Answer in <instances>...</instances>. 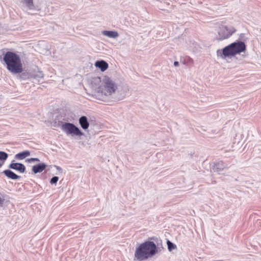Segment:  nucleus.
<instances>
[{
  "label": "nucleus",
  "instance_id": "f03ea898",
  "mask_svg": "<svg viewBox=\"0 0 261 261\" xmlns=\"http://www.w3.org/2000/svg\"><path fill=\"white\" fill-rule=\"evenodd\" d=\"M100 82L101 85L98 88L96 96L98 99L106 101L115 93L118 88L117 84L113 79L108 76H103Z\"/></svg>",
  "mask_w": 261,
  "mask_h": 261
},
{
  "label": "nucleus",
  "instance_id": "4be33fe9",
  "mask_svg": "<svg viewBox=\"0 0 261 261\" xmlns=\"http://www.w3.org/2000/svg\"><path fill=\"white\" fill-rule=\"evenodd\" d=\"M5 200V196H3L2 197H0V205L2 206L4 204V202Z\"/></svg>",
  "mask_w": 261,
  "mask_h": 261
},
{
  "label": "nucleus",
  "instance_id": "f3484780",
  "mask_svg": "<svg viewBox=\"0 0 261 261\" xmlns=\"http://www.w3.org/2000/svg\"><path fill=\"white\" fill-rule=\"evenodd\" d=\"M19 75L17 76V78L21 80H25L29 77V75L28 72L22 71L21 73H18Z\"/></svg>",
  "mask_w": 261,
  "mask_h": 261
},
{
  "label": "nucleus",
  "instance_id": "b1692460",
  "mask_svg": "<svg viewBox=\"0 0 261 261\" xmlns=\"http://www.w3.org/2000/svg\"><path fill=\"white\" fill-rule=\"evenodd\" d=\"M174 65L175 66H178L179 65V63L178 61H174Z\"/></svg>",
  "mask_w": 261,
  "mask_h": 261
},
{
  "label": "nucleus",
  "instance_id": "9d476101",
  "mask_svg": "<svg viewBox=\"0 0 261 261\" xmlns=\"http://www.w3.org/2000/svg\"><path fill=\"white\" fill-rule=\"evenodd\" d=\"M79 124L84 130L87 129L89 126L88 119L85 116H82L79 118Z\"/></svg>",
  "mask_w": 261,
  "mask_h": 261
},
{
  "label": "nucleus",
  "instance_id": "a211bd4d",
  "mask_svg": "<svg viewBox=\"0 0 261 261\" xmlns=\"http://www.w3.org/2000/svg\"><path fill=\"white\" fill-rule=\"evenodd\" d=\"M8 158V154L4 151H0V161L5 162Z\"/></svg>",
  "mask_w": 261,
  "mask_h": 261
},
{
  "label": "nucleus",
  "instance_id": "1a4fd4ad",
  "mask_svg": "<svg viewBox=\"0 0 261 261\" xmlns=\"http://www.w3.org/2000/svg\"><path fill=\"white\" fill-rule=\"evenodd\" d=\"M46 166L47 165L44 163H39L33 166L32 170L34 174H37L42 172Z\"/></svg>",
  "mask_w": 261,
  "mask_h": 261
},
{
  "label": "nucleus",
  "instance_id": "f8f14e48",
  "mask_svg": "<svg viewBox=\"0 0 261 261\" xmlns=\"http://www.w3.org/2000/svg\"><path fill=\"white\" fill-rule=\"evenodd\" d=\"M226 168V165L222 161H219L214 163L213 170L216 172H220Z\"/></svg>",
  "mask_w": 261,
  "mask_h": 261
},
{
  "label": "nucleus",
  "instance_id": "0eeeda50",
  "mask_svg": "<svg viewBox=\"0 0 261 261\" xmlns=\"http://www.w3.org/2000/svg\"><path fill=\"white\" fill-rule=\"evenodd\" d=\"M9 168L17 170L20 173H24L25 171V167L19 163H13V162L9 165Z\"/></svg>",
  "mask_w": 261,
  "mask_h": 261
},
{
  "label": "nucleus",
  "instance_id": "aec40b11",
  "mask_svg": "<svg viewBox=\"0 0 261 261\" xmlns=\"http://www.w3.org/2000/svg\"><path fill=\"white\" fill-rule=\"evenodd\" d=\"M58 180L59 177L58 176H53L50 180V183L51 185L56 184Z\"/></svg>",
  "mask_w": 261,
  "mask_h": 261
},
{
  "label": "nucleus",
  "instance_id": "7ed1b4c3",
  "mask_svg": "<svg viewBox=\"0 0 261 261\" xmlns=\"http://www.w3.org/2000/svg\"><path fill=\"white\" fill-rule=\"evenodd\" d=\"M158 252L156 245L153 242L146 241L136 249L135 256L139 261L147 259Z\"/></svg>",
  "mask_w": 261,
  "mask_h": 261
},
{
  "label": "nucleus",
  "instance_id": "6ab92c4d",
  "mask_svg": "<svg viewBox=\"0 0 261 261\" xmlns=\"http://www.w3.org/2000/svg\"><path fill=\"white\" fill-rule=\"evenodd\" d=\"M167 245L168 246V249L169 251H171L172 250L176 248V246L169 240H168L167 242Z\"/></svg>",
  "mask_w": 261,
  "mask_h": 261
},
{
  "label": "nucleus",
  "instance_id": "6e6552de",
  "mask_svg": "<svg viewBox=\"0 0 261 261\" xmlns=\"http://www.w3.org/2000/svg\"><path fill=\"white\" fill-rule=\"evenodd\" d=\"M129 91L128 86L127 85H124L122 86V89L120 91H118V93H120L119 95L116 96L115 99L116 100H121L124 98L125 96L126 95L127 93Z\"/></svg>",
  "mask_w": 261,
  "mask_h": 261
},
{
  "label": "nucleus",
  "instance_id": "a878e982",
  "mask_svg": "<svg viewBox=\"0 0 261 261\" xmlns=\"http://www.w3.org/2000/svg\"><path fill=\"white\" fill-rule=\"evenodd\" d=\"M241 37H243V34H241Z\"/></svg>",
  "mask_w": 261,
  "mask_h": 261
},
{
  "label": "nucleus",
  "instance_id": "bb28decb",
  "mask_svg": "<svg viewBox=\"0 0 261 261\" xmlns=\"http://www.w3.org/2000/svg\"><path fill=\"white\" fill-rule=\"evenodd\" d=\"M241 37H243V34H241Z\"/></svg>",
  "mask_w": 261,
  "mask_h": 261
},
{
  "label": "nucleus",
  "instance_id": "2eb2a0df",
  "mask_svg": "<svg viewBox=\"0 0 261 261\" xmlns=\"http://www.w3.org/2000/svg\"><path fill=\"white\" fill-rule=\"evenodd\" d=\"M30 155V151L25 150L16 154L15 158L18 160H23Z\"/></svg>",
  "mask_w": 261,
  "mask_h": 261
},
{
  "label": "nucleus",
  "instance_id": "9b49d317",
  "mask_svg": "<svg viewBox=\"0 0 261 261\" xmlns=\"http://www.w3.org/2000/svg\"><path fill=\"white\" fill-rule=\"evenodd\" d=\"M8 178L16 180L20 178L21 176L19 175H17L12 171L7 169L5 170L3 172Z\"/></svg>",
  "mask_w": 261,
  "mask_h": 261
},
{
  "label": "nucleus",
  "instance_id": "20e7f679",
  "mask_svg": "<svg viewBox=\"0 0 261 261\" xmlns=\"http://www.w3.org/2000/svg\"><path fill=\"white\" fill-rule=\"evenodd\" d=\"M246 50V45L244 42L239 41L231 43L222 49L217 51L218 56L222 59L229 56H233Z\"/></svg>",
  "mask_w": 261,
  "mask_h": 261
},
{
  "label": "nucleus",
  "instance_id": "39448f33",
  "mask_svg": "<svg viewBox=\"0 0 261 261\" xmlns=\"http://www.w3.org/2000/svg\"><path fill=\"white\" fill-rule=\"evenodd\" d=\"M61 128L62 130L67 135H75L81 136L84 133L81 130L74 124L69 122H61Z\"/></svg>",
  "mask_w": 261,
  "mask_h": 261
},
{
  "label": "nucleus",
  "instance_id": "ddd939ff",
  "mask_svg": "<svg viewBox=\"0 0 261 261\" xmlns=\"http://www.w3.org/2000/svg\"><path fill=\"white\" fill-rule=\"evenodd\" d=\"M95 66L99 68L101 71H105L108 68V64L103 60L96 61Z\"/></svg>",
  "mask_w": 261,
  "mask_h": 261
},
{
  "label": "nucleus",
  "instance_id": "4468645a",
  "mask_svg": "<svg viewBox=\"0 0 261 261\" xmlns=\"http://www.w3.org/2000/svg\"><path fill=\"white\" fill-rule=\"evenodd\" d=\"M102 34L112 38H116L119 36L118 33L115 31H103L102 32Z\"/></svg>",
  "mask_w": 261,
  "mask_h": 261
},
{
  "label": "nucleus",
  "instance_id": "423d86ee",
  "mask_svg": "<svg viewBox=\"0 0 261 261\" xmlns=\"http://www.w3.org/2000/svg\"><path fill=\"white\" fill-rule=\"evenodd\" d=\"M235 32L236 29L232 27L228 28L227 26L221 25L219 27L216 40L220 41L229 38Z\"/></svg>",
  "mask_w": 261,
  "mask_h": 261
},
{
  "label": "nucleus",
  "instance_id": "f257e3e1",
  "mask_svg": "<svg viewBox=\"0 0 261 261\" xmlns=\"http://www.w3.org/2000/svg\"><path fill=\"white\" fill-rule=\"evenodd\" d=\"M0 60L4 62L7 69L13 74H17L23 71V65L20 56L14 52L5 49L0 51Z\"/></svg>",
  "mask_w": 261,
  "mask_h": 261
},
{
  "label": "nucleus",
  "instance_id": "dca6fc26",
  "mask_svg": "<svg viewBox=\"0 0 261 261\" xmlns=\"http://www.w3.org/2000/svg\"><path fill=\"white\" fill-rule=\"evenodd\" d=\"M23 3L30 10H34L35 6L34 5L33 0H22Z\"/></svg>",
  "mask_w": 261,
  "mask_h": 261
},
{
  "label": "nucleus",
  "instance_id": "412c9836",
  "mask_svg": "<svg viewBox=\"0 0 261 261\" xmlns=\"http://www.w3.org/2000/svg\"><path fill=\"white\" fill-rule=\"evenodd\" d=\"M29 163L33 162H40V160L37 158H32L28 160Z\"/></svg>",
  "mask_w": 261,
  "mask_h": 261
},
{
  "label": "nucleus",
  "instance_id": "393cba45",
  "mask_svg": "<svg viewBox=\"0 0 261 261\" xmlns=\"http://www.w3.org/2000/svg\"><path fill=\"white\" fill-rule=\"evenodd\" d=\"M4 162H0V168L3 166V165L4 164Z\"/></svg>",
  "mask_w": 261,
  "mask_h": 261
},
{
  "label": "nucleus",
  "instance_id": "5701e85b",
  "mask_svg": "<svg viewBox=\"0 0 261 261\" xmlns=\"http://www.w3.org/2000/svg\"><path fill=\"white\" fill-rule=\"evenodd\" d=\"M55 167L56 168V169L60 172H62V169L61 167L58 166H55Z\"/></svg>",
  "mask_w": 261,
  "mask_h": 261
}]
</instances>
